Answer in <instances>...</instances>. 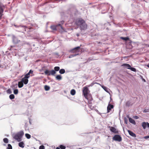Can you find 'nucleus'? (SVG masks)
I'll return each instance as SVG.
<instances>
[{"label":"nucleus","instance_id":"obj_42","mask_svg":"<svg viewBox=\"0 0 149 149\" xmlns=\"http://www.w3.org/2000/svg\"><path fill=\"white\" fill-rule=\"evenodd\" d=\"M134 118L135 119H138L139 118V117L137 116H135L134 117Z\"/></svg>","mask_w":149,"mask_h":149},{"label":"nucleus","instance_id":"obj_17","mask_svg":"<svg viewBox=\"0 0 149 149\" xmlns=\"http://www.w3.org/2000/svg\"><path fill=\"white\" fill-rule=\"evenodd\" d=\"M122 66H124L127 69H130L131 66L129 64L126 63H124L122 65Z\"/></svg>","mask_w":149,"mask_h":149},{"label":"nucleus","instance_id":"obj_36","mask_svg":"<svg viewBox=\"0 0 149 149\" xmlns=\"http://www.w3.org/2000/svg\"><path fill=\"white\" fill-rule=\"evenodd\" d=\"M7 92L8 93L11 94L12 93V91L10 89H8L7 90Z\"/></svg>","mask_w":149,"mask_h":149},{"label":"nucleus","instance_id":"obj_34","mask_svg":"<svg viewBox=\"0 0 149 149\" xmlns=\"http://www.w3.org/2000/svg\"><path fill=\"white\" fill-rule=\"evenodd\" d=\"M7 149H12L11 145L10 144H8V147L7 148Z\"/></svg>","mask_w":149,"mask_h":149},{"label":"nucleus","instance_id":"obj_44","mask_svg":"<svg viewBox=\"0 0 149 149\" xmlns=\"http://www.w3.org/2000/svg\"><path fill=\"white\" fill-rule=\"evenodd\" d=\"M78 54H73V57L76 56L77 55H78Z\"/></svg>","mask_w":149,"mask_h":149},{"label":"nucleus","instance_id":"obj_29","mask_svg":"<svg viewBox=\"0 0 149 149\" xmlns=\"http://www.w3.org/2000/svg\"><path fill=\"white\" fill-rule=\"evenodd\" d=\"M130 70L132 71H133L134 72H136V69L134 68L130 67Z\"/></svg>","mask_w":149,"mask_h":149},{"label":"nucleus","instance_id":"obj_28","mask_svg":"<svg viewBox=\"0 0 149 149\" xmlns=\"http://www.w3.org/2000/svg\"><path fill=\"white\" fill-rule=\"evenodd\" d=\"M9 98L11 100L14 99L15 98V96L13 94H11L9 96Z\"/></svg>","mask_w":149,"mask_h":149},{"label":"nucleus","instance_id":"obj_22","mask_svg":"<svg viewBox=\"0 0 149 149\" xmlns=\"http://www.w3.org/2000/svg\"><path fill=\"white\" fill-rule=\"evenodd\" d=\"M19 146L22 148H23L24 147V144L23 142H19L18 144Z\"/></svg>","mask_w":149,"mask_h":149},{"label":"nucleus","instance_id":"obj_14","mask_svg":"<svg viewBox=\"0 0 149 149\" xmlns=\"http://www.w3.org/2000/svg\"><path fill=\"white\" fill-rule=\"evenodd\" d=\"M28 78H25V77L24 76V78L22 79L21 81L25 84H26L28 83L29 81L28 79Z\"/></svg>","mask_w":149,"mask_h":149},{"label":"nucleus","instance_id":"obj_2","mask_svg":"<svg viewBox=\"0 0 149 149\" xmlns=\"http://www.w3.org/2000/svg\"><path fill=\"white\" fill-rule=\"evenodd\" d=\"M24 133L23 131H21L15 134L13 136V138L18 142H20L24 135Z\"/></svg>","mask_w":149,"mask_h":149},{"label":"nucleus","instance_id":"obj_35","mask_svg":"<svg viewBox=\"0 0 149 149\" xmlns=\"http://www.w3.org/2000/svg\"><path fill=\"white\" fill-rule=\"evenodd\" d=\"M60 148L61 149H65V147L63 145H61L60 146Z\"/></svg>","mask_w":149,"mask_h":149},{"label":"nucleus","instance_id":"obj_38","mask_svg":"<svg viewBox=\"0 0 149 149\" xmlns=\"http://www.w3.org/2000/svg\"><path fill=\"white\" fill-rule=\"evenodd\" d=\"M124 121H125V123L126 124H127V119L125 118L124 119Z\"/></svg>","mask_w":149,"mask_h":149},{"label":"nucleus","instance_id":"obj_25","mask_svg":"<svg viewBox=\"0 0 149 149\" xmlns=\"http://www.w3.org/2000/svg\"><path fill=\"white\" fill-rule=\"evenodd\" d=\"M65 71L64 69H62L59 70V72L61 74H63L65 73Z\"/></svg>","mask_w":149,"mask_h":149},{"label":"nucleus","instance_id":"obj_46","mask_svg":"<svg viewBox=\"0 0 149 149\" xmlns=\"http://www.w3.org/2000/svg\"><path fill=\"white\" fill-rule=\"evenodd\" d=\"M56 149H60V148L58 147H57Z\"/></svg>","mask_w":149,"mask_h":149},{"label":"nucleus","instance_id":"obj_30","mask_svg":"<svg viewBox=\"0 0 149 149\" xmlns=\"http://www.w3.org/2000/svg\"><path fill=\"white\" fill-rule=\"evenodd\" d=\"M25 135V136L28 139H29L31 138V135L29 134H26Z\"/></svg>","mask_w":149,"mask_h":149},{"label":"nucleus","instance_id":"obj_8","mask_svg":"<svg viewBox=\"0 0 149 149\" xmlns=\"http://www.w3.org/2000/svg\"><path fill=\"white\" fill-rule=\"evenodd\" d=\"M80 48V47H77L72 49L70 51L72 53H74L75 52H78L79 51V49Z\"/></svg>","mask_w":149,"mask_h":149},{"label":"nucleus","instance_id":"obj_5","mask_svg":"<svg viewBox=\"0 0 149 149\" xmlns=\"http://www.w3.org/2000/svg\"><path fill=\"white\" fill-rule=\"evenodd\" d=\"M45 73L46 75L48 76L51 75H54V74H56V72L54 70H47L45 71Z\"/></svg>","mask_w":149,"mask_h":149},{"label":"nucleus","instance_id":"obj_15","mask_svg":"<svg viewBox=\"0 0 149 149\" xmlns=\"http://www.w3.org/2000/svg\"><path fill=\"white\" fill-rule=\"evenodd\" d=\"M14 26L16 27H19L20 28V29H23V30L24 31H26V26H17L16 25H14Z\"/></svg>","mask_w":149,"mask_h":149},{"label":"nucleus","instance_id":"obj_7","mask_svg":"<svg viewBox=\"0 0 149 149\" xmlns=\"http://www.w3.org/2000/svg\"><path fill=\"white\" fill-rule=\"evenodd\" d=\"M4 8V6L2 3L0 2V19H1L3 15V13Z\"/></svg>","mask_w":149,"mask_h":149},{"label":"nucleus","instance_id":"obj_32","mask_svg":"<svg viewBox=\"0 0 149 149\" xmlns=\"http://www.w3.org/2000/svg\"><path fill=\"white\" fill-rule=\"evenodd\" d=\"M3 141L6 143H8V139L6 138H4L3 139Z\"/></svg>","mask_w":149,"mask_h":149},{"label":"nucleus","instance_id":"obj_41","mask_svg":"<svg viewBox=\"0 0 149 149\" xmlns=\"http://www.w3.org/2000/svg\"><path fill=\"white\" fill-rule=\"evenodd\" d=\"M130 104V102L129 101H128L126 103V105L127 106H129Z\"/></svg>","mask_w":149,"mask_h":149},{"label":"nucleus","instance_id":"obj_13","mask_svg":"<svg viewBox=\"0 0 149 149\" xmlns=\"http://www.w3.org/2000/svg\"><path fill=\"white\" fill-rule=\"evenodd\" d=\"M142 126L144 129H145L147 126L149 127V123L148 122H143L142 123Z\"/></svg>","mask_w":149,"mask_h":149},{"label":"nucleus","instance_id":"obj_27","mask_svg":"<svg viewBox=\"0 0 149 149\" xmlns=\"http://www.w3.org/2000/svg\"><path fill=\"white\" fill-rule=\"evenodd\" d=\"M60 70V67L58 66H56L54 68V70L56 71H58Z\"/></svg>","mask_w":149,"mask_h":149},{"label":"nucleus","instance_id":"obj_31","mask_svg":"<svg viewBox=\"0 0 149 149\" xmlns=\"http://www.w3.org/2000/svg\"><path fill=\"white\" fill-rule=\"evenodd\" d=\"M121 38L124 40L125 41H127L129 39V38L128 37H121Z\"/></svg>","mask_w":149,"mask_h":149},{"label":"nucleus","instance_id":"obj_37","mask_svg":"<svg viewBox=\"0 0 149 149\" xmlns=\"http://www.w3.org/2000/svg\"><path fill=\"white\" fill-rule=\"evenodd\" d=\"M45 147L43 145L40 146L39 148V149H44Z\"/></svg>","mask_w":149,"mask_h":149},{"label":"nucleus","instance_id":"obj_47","mask_svg":"<svg viewBox=\"0 0 149 149\" xmlns=\"http://www.w3.org/2000/svg\"><path fill=\"white\" fill-rule=\"evenodd\" d=\"M77 36H79V34H78H78H77Z\"/></svg>","mask_w":149,"mask_h":149},{"label":"nucleus","instance_id":"obj_24","mask_svg":"<svg viewBox=\"0 0 149 149\" xmlns=\"http://www.w3.org/2000/svg\"><path fill=\"white\" fill-rule=\"evenodd\" d=\"M76 91L74 89H72L70 91V94L72 95H74L75 94Z\"/></svg>","mask_w":149,"mask_h":149},{"label":"nucleus","instance_id":"obj_45","mask_svg":"<svg viewBox=\"0 0 149 149\" xmlns=\"http://www.w3.org/2000/svg\"><path fill=\"white\" fill-rule=\"evenodd\" d=\"M147 66L149 68V64L147 65Z\"/></svg>","mask_w":149,"mask_h":149},{"label":"nucleus","instance_id":"obj_33","mask_svg":"<svg viewBox=\"0 0 149 149\" xmlns=\"http://www.w3.org/2000/svg\"><path fill=\"white\" fill-rule=\"evenodd\" d=\"M18 90L17 89H15L14 91V93L15 95L17 94L18 93Z\"/></svg>","mask_w":149,"mask_h":149},{"label":"nucleus","instance_id":"obj_18","mask_svg":"<svg viewBox=\"0 0 149 149\" xmlns=\"http://www.w3.org/2000/svg\"><path fill=\"white\" fill-rule=\"evenodd\" d=\"M102 88L107 93H109V91H110V89H109L108 88H107V87H106L104 86H102Z\"/></svg>","mask_w":149,"mask_h":149},{"label":"nucleus","instance_id":"obj_48","mask_svg":"<svg viewBox=\"0 0 149 149\" xmlns=\"http://www.w3.org/2000/svg\"><path fill=\"white\" fill-rule=\"evenodd\" d=\"M146 111H145V110H144V112H146Z\"/></svg>","mask_w":149,"mask_h":149},{"label":"nucleus","instance_id":"obj_9","mask_svg":"<svg viewBox=\"0 0 149 149\" xmlns=\"http://www.w3.org/2000/svg\"><path fill=\"white\" fill-rule=\"evenodd\" d=\"M13 41L15 44L18 43L20 40H17V38L14 35L12 36Z\"/></svg>","mask_w":149,"mask_h":149},{"label":"nucleus","instance_id":"obj_43","mask_svg":"<svg viewBox=\"0 0 149 149\" xmlns=\"http://www.w3.org/2000/svg\"><path fill=\"white\" fill-rule=\"evenodd\" d=\"M73 57V54H72V55H71L69 57V58H72Z\"/></svg>","mask_w":149,"mask_h":149},{"label":"nucleus","instance_id":"obj_16","mask_svg":"<svg viewBox=\"0 0 149 149\" xmlns=\"http://www.w3.org/2000/svg\"><path fill=\"white\" fill-rule=\"evenodd\" d=\"M88 107L89 108L91 109H93L94 108V106L92 105V102L90 101H89L88 102Z\"/></svg>","mask_w":149,"mask_h":149},{"label":"nucleus","instance_id":"obj_26","mask_svg":"<svg viewBox=\"0 0 149 149\" xmlns=\"http://www.w3.org/2000/svg\"><path fill=\"white\" fill-rule=\"evenodd\" d=\"M45 88V89L46 91H49L50 89V87L49 86H47V85H45V86L44 87Z\"/></svg>","mask_w":149,"mask_h":149},{"label":"nucleus","instance_id":"obj_19","mask_svg":"<svg viewBox=\"0 0 149 149\" xmlns=\"http://www.w3.org/2000/svg\"><path fill=\"white\" fill-rule=\"evenodd\" d=\"M128 132L130 136H132L133 137H136V134L134 133H133L131 131L129 130H128Z\"/></svg>","mask_w":149,"mask_h":149},{"label":"nucleus","instance_id":"obj_20","mask_svg":"<svg viewBox=\"0 0 149 149\" xmlns=\"http://www.w3.org/2000/svg\"><path fill=\"white\" fill-rule=\"evenodd\" d=\"M128 118H129V121L130 123H131L133 124H134V125L136 124L135 121L133 119L129 117H128Z\"/></svg>","mask_w":149,"mask_h":149},{"label":"nucleus","instance_id":"obj_4","mask_svg":"<svg viewBox=\"0 0 149 149\" xmlns=\"http://www.w3.org/2000/svg\"><path fill=\"white\" fill-rule=\"evenodd\" d=\"M83 92L84 97L88 99L87 96L89 92L88 88L87 87H84Z\"/></svg>","mask_w":149,"mask_h":149},{"label":"nucleus","instance_id":"obj_39","mask_svg":"<svg viewBox=\"0 0 149 149\" xmlns=\"http://www.w3.org/2000/svg\"><path fill=\"white\" fill-rule=\"evenodd\" d=\"M64 22L63 21H61L59 23V24H61V25L62 26V25L63 24V23H64Z\"/></svg>","mask_w":149,"mask_h":149},{"label":"nucleus","instance_id":"obj_11","mask_svg":"<svg viewBox=\"0 0 149 149\" xmlns=\"http://www.w3.org/2000/svg\"><path fill=\"white\" fill-rule=\"evenodd\" d=\"M110 130L112 132H113L115 134L118 133V131L116 130V129L114 127H110Z\"/></svg>","mask_w":149,"mask_h":149},{"label":"nucleus","instance_id":"obj_23","mask_svg":"<svg viewBox=\"0 0 149 149\" xmlns=\"http://www.w3.org/2000/svg\"><path fill=\"white\" fill-rule=\"evenodd\" d=\"M56 78L57 80H60L62 79V77L61 75H58L56 76Z\"/></svg>","mask_w":149,"mask_h":149},{"label":"nucleus","instance_id":"obj_6","mask_svg":"<svg viewBox=\"0 0 149 149\" xmlns=\"http://www.w3.org/2000/svg\"><path fill=\"white\" fill-rule=\"evenodd\" d=\"M113 139L115 141L120 142L122 141V138L119 135H115L113 138Z\"/></svg>","mask_w":149,"mask_h":149},{"label":"nucleus","instance_id":"obj_21","mask_svg":"<svg viewBox=\"0 0 149 149\" xmlns=\"http://www.w3.org/2000/svg\"><path fill=\"white\" fill-rule=\"evenodd\" d=\"M18 87L19 88H21L23 86V83L22 81L21 80V81L19 82L18 84Z\"/></svg>","mask_w":149,"mask_h":149},{"label":"nucleus","instance_id":"obj_3","mask_svg":"<svg viewBox=\"0 0 149 149\" xmlns=\"http://www.w3.org/2000/svg\"><path fill=\"white\" fill-rule=\"evenodd\" d=\"M51 29L53 30H63V28L62 26L61 25V24H58L56 26L53 25L51 26Z\"/></svg>","mask_w":149,"mask_h":149},{"label":"nucleus","instance_id":"obj_10","mask_svg":"<svg viewBox=\"0 0 149 149\" xmlns=\"http://www.w3.org/2000/svg\"><path fill=\"white\" fill-rule=\"evenodd\" d=\"M113 105L109 103L107 107V113H109L110 112V111L113 108Z\"/></svg>","mask_w":149,"mask_h":149},{"label":"nucleus","instance_id":"obj_40","mask_svg":"<svg viewBox=\"0 0 149 149\" xmlns=\"http://www.w3.org/2000/svg\"><path fill=\"white\" fill-rule=\"evenodd\" d=\"M144 138L145 139H148V138H149V135H148V136H145L144 137Z\"/></svg>","mask_w":149,"mask_h":149},{"label":"nucleus","instance_id":"obj_12","mask_svg":"<svg viewBox=\"0 0 149 149\" xmlns=\"http://www.w3.org/2000/svg\"><path fill=\"white\" fill-rule=\"evenodd\" d=\"M33 71L31 70H30L28 73L26 74L25 75V78H29L30 76V74H33Z\"/></svg>","mask_w":149,"mask_h":149},{"label":"nucleus","instance_id":"obj_1","mask_svg":"<svg viewBox=\"0 0 149 149\" xmlns=\"http://www.w3.org/2000/svg\"><path fill=\"white\" fill-rule=\"evenodd\" d=\"M75 23L76 25L80 28L81 30H85L87 29V24L85 21L81 18L77 19Z\"/></svg>","mask_w":149,"mask_h":149}]
</instances>
